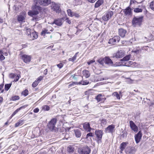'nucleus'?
Listing matches in <instances>:
<instances>
[{
    "label": "nucleus",
    "instance_id": "19",
    "mask_svg": "<svg viewBox=\"0 0 154 154\" xmlns=\"http://www.w3.org/2000/svg\"><path fill=\"white\" fill-rule=\"evenodd\" d=\"M82 73L83 75L86 78H88L90 75L89 72L88 71L85 69L83 71Z\"/></svg>",
    "mask_w": 154,
    "mask_h": 154
},
{
    "label": "nucleus",
    "instance_id": "20",
    "mask_svg": "<svg viewBox=\"0 0 154 154\" xmlns=\"http://www.w3.org/2000/svg\"><path fill=\"white\" fill-rule=\"evenodd\" d=\"M25 17L24 14H20L18 16L17 20L19 22L23 21L25 20Z\"/></svg>",
    "mask_w": 154,
    "mask_h": 154
},
{
    "label": "nucleus",
    "instance_id": "35",
    "mask_svg": "<svg viewBox=\"0 0 154 154\" xmlns=\"http://www.w3.org/2000/svg\"><path fill=\"white\" fill-rule=\"evenodd\" d=\"M12 85L11 83H10L8 84H6L5 86V89L6 91H8L9 90L10 88L11 87Z\"/></svg>",
    "mask_w": 154,
    "mask_h": 154
},
{
    "label": "nucleus",
    "instance_id": "37",
    "mask_svg": "<svg viewBox=\"0 0 154 154\" xmlns=\"http://www.w3.org/2000/svg\"><path fill=\"white\" fill-rule=\"evenodd\" d=\"M125 64L124 66H129L131 65H132L133 63V62L131 61H128L126 62L125 63V61L124 63Z\"/></svg>",
    "mask_w": 154,
    "mask_h": 154
},
{
    "label": "nucleus",
    "instance_id": "62",
    "mask_svg": "<svg viewBox=\"0 0 154 154\" xmlns=\"http://www.w3.org/2000/svg\"><path fill=\"white\" fill-rule=\"evenodd\" d=\"M131 151L129 152L130 153H133L134 152L133 150H134V148L132 147L130 148Z\"/></svg>",
    "mask_w": 154,
    "mask_h": 154
},
{
    "label": "nucleus",
    "instance_id": "56",
    "mask_svg": "<svg viewBox=\"0 0 154 154\" xmlns=\"http://www.w3.org/2000/svg\"><path fill=\"white\" fill-rule=\"evenodd\" d=\"M95 62V60H90V61H89V62H87V63L88 64V65H89L93 63H94Z\"/></svg>",
    "mask_w": 154,
    "mask_h": 154
},
{
    "label": "nucleus",
    "instance_id": "9",
    "mask_svg": "<svg viewBox=\"0 0 154 154\" xmlns=\"http://www.w3.org/2000/svg\"><path fill=\"white\" fill-rule=\"evenodd\" d=\"M125 54V52L122 51H118L116 53L114 54L113 56V57L116 58H120L123 57Z\"/></svg>",
    "mask_w": 154,
    "mask_h": 154
},
{
    "label": "nucleus",
    "instance_id": "45",
    "mask_svg": "<svg viewBox=\"0 0 154 154\" xmlns=\"http://www.w3.org/2000/svg\"><path fill=\"white\" fill-rule=\"evenodd\" d=\"M107 123V121L105 119H103L101 120L102 126L105 125Z\"/></svg>",
    "mask_w": 154,
    "mask_h": 154
},
{
    "label": "nucleus",
    "instance_id": "28",
    "mask_svg": "<svg viewBox=\"0 0 154 154\" xmlns=\"http://www.w3.org/2000/svg\"><path fill=\"white\" fill-rule=\"evenodd\" d=\"M89 82L88 81L85 80L84 81H81L80 82H78V83H76L77 85H80L82 84L83 85H88L89 84Z\"/></svg>",
    "mask_w": 154,
    "mask_h": 154
},
{
    "label": "nucleus",
    "instance_id": "8",
    "mask_svg": "<svg viewBox=\"0 0 154 154\" xmlns=\"http://www.w3.org/2000/svg\"><path fill=\"white\" fill-rule=\"evenodd\" d=\"M115 125H111L108 126L105 129V131L106 133H112L115 131Z\"/></svg>",
    "mask_w": 154,
    "mask_h": 154
},
{
    "label": "nucleus",
    "instance_id": "15",
    "mask_svg": "<svg viewBox=\"0 0 154 154\" xmlns=\"http://www.w3.org/2000/svg\"><path fill=\"white\" fill-rule=\"evenodd\" d=\"M53 9L57 13H59L61 11L60 8V5L59 4H54V5L53 7Z\"/></svg>",
    "mask_w": 154,
    "mask_h": 154
},
{
    "label": "nucleus",
    "instance_id": "32",
    "mask_svg": "<svg viewBox=\"0 0 154 154\" xmlns=\"http://www.w3.org/2000/svg\"><path fill=\"white\" fill-rule=\"evenodd\" d=\"M102 95L101 94H99L95 98L97 100V101L99 102L102 100L103 98L101 97Z\"/></svg>",
    "mask_w": 154,
    "mask_h": 154
},
{
    "label": "nucleus",
    "instance_id": "64",
    "mask_svg": "<svg viewBox=\"0 0 154 154\" xmlns=\"http://www.w3.org/2000/svg\"><path fill=\"white\" fill-rule=\"evenodd\" d=\"M3 101L2 97H0V104L2 103Z\"/></svg>",
    "mask_w": 154,
    "mask_h": 154
},
{
    "label": "nucleus",
    "instance_id": "44",
    "mask_svg": "<svg viewBox=\"0 0 154 154\" xmlns=\"http://www.w3.org/2000/svg\"><path fill=\"white\" fill-rule=\"evenodd\" d=\"M31 31V30L30 29H27L26 30V34L28 35H30L32 33Z\"/></svg>",
    "mask_w": 154,
    "mask_h": 154
},
{
    "label": "nucleus",
    "instance_id": "52",
    "mask_svg": "<svg viewBox=\"0 0 154 154\" xmlns=\"http://www.w3.org/2000/svg\"><path fill=\"white\" fill-rule=\"evenodd\" d=\"M14 78H15V79H14V81H15V82H16L19 79V76L17 74H16Z\"/></svg>",
    "mask_w": 154,
    "mask_h": 154
},
{
    "label": "nucleus",
    "instance_id": "29",
    "mask_svg": "<svg viewBox=\"0 0 154 154\" xmlns=\"http://www.w3.org/2000/svg\"><path fill=\"white\" fill-rule=\"evenodd\" d=\"M23 121L22 120H20L18 122H17L15 124V127H17L23 125Z\"/></svg>",
    "mask_w": 154,
    "mask_h": 154
},
{
    "label": "nucleus",
    "instance_id": "54",
    "mask_svg": "<svg viewBox=\"0 0 154 154\" xmlns=\"http://www.w3.org/2000/svg\"><path fill=\"white\" fill-rule=\"evenodd\" d=\"M3 86H4L3 84H2L0 85V91H1V93H3L4 91V89L2 90V89L3 88Z\"/></svg>",
    "mask_w": 154,
    "mask_h": 154
},
{
    "label": "nucleus",
    "instance_id": "23",
    "mask_svg": "<svg viewBox=\"0 0 154 154\" xmlns=\"http://www.w3.org/2000/svg\"><path fill=\"white\" fill-rule=\"evenodd\" d=\"M53 23H54L57 26H60L62 25V23L61 19H59L55 20Z\"/></svg>",
    "mask_w": 154,
    "mask_h": 154
},
{
    "label": "nucleus",
    "instance_id": "33",
    "mask_svg": "<svg viewBox=\"0 0 154 154\" xmlns=\"http://www.w3.org/2000/svg\"><path fill=\"white\" fill-rule=\"evenodd\" d=\"M143 10L142 9L138 8H134V12L135 13L141 12Z\"/></svg>",
    "mask_w": 154,
    "mask_h": 154
},
{
    "label": "nucleus",
    "instance_id": "17",
    "mask_svg": "<svg viewBox=\"0 0 154 154\" xmlns=\"http://www.w3.org/2000/svg\"><path fill=\"white\" fill-rule=\"evenodd\" d=\"M30 36L32 40H34L35 39H36L38 38V35L37 33L36 32H32L30 35Z\"/></svg>",
    "mask_w": 154,
    "mask_h": 154
},
{
    "label": "nucleus",
    "instance_id": "40",
    "mask_svg": "<svg viewBox=\"0 0 154 154\" xmlns=\"http://www.w3.org/2000/svg\"><path fill=\"white\" fill-rule=\"evenodd\" d=\"M50 107L47 105L44 106L42 107V109L45 111H48L50 109Z\"/></svg>",
    "mask_w": 154,
    "mask_h": 154
},
{
    "label": "nucleus",
    "instance_id": "4",
    "mask_svg": "<svg viewBox=\"0 0 154 154\" xmlns=\"http://www.w3.org/2000/svg\"><path fill=\"white\" fill-rule=\"evenodd\" d=\"M79 154H89L91 152V149L88 146H85L78 149Z\"/></svg>",
    "mask_w": 154,
    "mask_h": 154
},
{
    "label": "nucleus",
    "instance_id": "16",
    "mask_svg": "<svg viewBox=\"0 0 154 154\" xmlns=\"http://www.w3.org/2000/svg\"><path fill=\"white\" fill-rule=\"evenodd\" d=\"M105 58V63L106 64L109 65H112L113 64V62L112 60L109 57H106Z\"/></svg>",
    "mask_w": 154,
    "mask_h": 154
},
{
    "label": "nucleus",
    "instance_id": "27",
    "mask_svg": "<svg viewBox=\"0 0 154 154\" xmlns=\"http://www.w3.org/2000/svg\"><path fill=\"white\" fill-rule=\"evenodd\" d=\"M67 12L68 16L72 17L75 16V13L71 11V10L69 9L67 10Z\"/></svg>",
    "mask_w": 154,
    "mask_h": 154
},
{
    "label": "nucleus",
    "instance_id": "26",
    "mask_svg": "<svg viewBox=\"0 0 154 154\" xmlns=\"http://www.w3.org/2000/svg\"><path fill=\"white\" fill-rule=\"evenodd\" d=\"M126 146V143L125 142H123L120 145V149L121 151H122L125 148Z\"/></svg>",
    "mask_w": 154,
    "mask_h": 154
},
{
    "label": "nucleus",
    "instance_id": "30",
    "mask_svg": "<svg viewBox=\"0 0 154 154\" xmlns=\"http://www.w3.org/2000/svg\"><path fill=\"white\" fill-rule=\"evenodd\" d=\"M131 56V55L130 54L127 55L125 57L122 59H121V60L126 61H128L130 59Z\"/></svg>",
    "mask_w": 154,
    "mask_h": 154
},
{
    "label": "nucleus",
    "instance_id": "47",
    "mask_svg": "<svg viewBox=\"0 0 154 154\" xmlns=\"http://www.w3.org/2000/svg\"><path fill=\"white\" fill-rule=\"evenodd\" d=\"M43 76H40L37 79L36 81L39 83L43 79Z\"/></svg>",
    "mask_w": 154,
    "mask_h": 154
},
{
    "label": "nucleus",
    "instance_id": "12",
    "mask_svg": "<svg viewBox=\"0 0 154 154\" xmlns=\"http://www.w3.org/2000/svg\"><path fill=\"white\" fill-rule=\"evenodd\" d=\"M142 136V134L141 131H139L138 133L135 136V139L137 143H138L140 141Z\"/></svg>",
    "mask_w": 154,
    "mask_h": 154
},
{
    "label": "nucleus",
    "instance_id": "2",
    "mask_svg": "<svg viewBox=\"0 0 154 154\" xmlns=\"http://www.w3.org/2000/svg\"><path fill=\"white\" fill-rule=\"evenodd\" d=\"M34 4H36L37 6L42 5L46 6L51 3V0H33Z\"/></svg>",
    "mask_w": 154,
    "mask_h": 154
},
{
    "label": "nucleus",
    "instance_id": "50",
    "mask_svg": "<svg viewBox=\"0 0 154 154\" xmlns=\"http://www.w3.org/2000/svg\"><path fill=\"white\" fill-rule=\"evenodd\" d=\"M93 136V134L92 133L90 132V133H89L88 134H87L86 138L87 139L89 137H92Z\"/></svg>",
    "mask_w": 154,
    "mask_h": 154
},
{
    "label": "nucleus",
    "instance_id": "1",
    "mask_svg": "<svg viewBox=\"0 0 154 154\" xmlns=\"http://www.w3.org/2000/svg\"><path fill=\"white\" fill-rule=\"evenodd\" d=\"M32 10L29 11L28 13V14L31 16L33 17L34 15L38 14V11L40 10V7L37 6L36 4H34L32 7Z\"/></svg>",
    "mask_w": 154,
    "mask_h": 154
},
{
    "label": "nucleus",
    "instance_id": "41",
    "mask_svg": "<svg viewBox=\"0 0 154 154\" xmlns=\"http://www.w3.org/2000/svg\"><path fill=\"white\" fill-rule=\"evenodd\" d=\"M108 43L112 45H114L116 43L113 38H111L109 40Z\"/></svg>",
    "mask_w": 154,
    "mask_h": 154
},
{
    "label": "nucleus",
    "instance_id": "18",
    "mask_svg": "<svg viewBox=\"0 0 154 154\" xmlns=\"http://www.w3.org/2000/svg\"><path fill=\"white\" fill-rule=\"evenodd\" d=\"M28 105H24L17 109L12 114L11 117V118L13 116H14V115H15L22 108H24L26 107Z\"/></svg>",
    "mask_w": 154,
    "mask_h": 154
},
{
    "label": "nucleus",
    "instance_id": "24",
    "mask_svg": "<svg viewBox=\"0 0 154 154\" xmlns=\"http://www.w3.org/2000/svg\"><path fill=\"white\" fill-rule=\"evenodd\" d=\"M50 33V32L48 31V30L45 28L43 29H42V32H41L42 35L43 36H44L46 34Z\"/></svg>",
    "mask_w": 154,
    "mask_h": 154
},
{
    "label": "nucleus",
    "instance_id": "49",
    "mask_svg": "<svg viewBox=\"0 0 154 154\" xmlns=\"http://www.w3.org/2000/svg\"><path fill=\"white\" fill-rule=\"evenodd\" d=\"M76 83H78V82H72V83L70 84L69 85V88L72 87H73L75 84L77 85V84H76Z\"/></svg>",
    "mask_w": 154,
    "mask_h": 154
},
{
    "label": "nucleus",
    "instance_id": "63",
    "mask_svg": "<svg viewBox=\"0 0 154 154\" xmlns=\"http://www.w3.org/2000/svg\"><path fill=\"white\" fill-rule=\"evenodd\" d=\"M132 52H134L137 54H138L139 53V51L138 50L132 51Z\"/></svg>",
    "mask_w": 154,
    "mask_h": 154
},
{
    "label": "nucleus",
    "instance_id": "36",
    "mask_svg": "<svg viewBox=\"0 0 154 154\" xmlns=\"http://www.w3.org/2000/svg\"><path fill=\"white\" fill-rule=\"evenodd\" d=\"M112 95L114 97H115L117 99H120V97L118 92H115L112 94Z\"/></svg>",
    "mask_w": 154,
    "mask_h": 154
},
{
    "label": "nucleus",
    "instance_id": "38",
    "mask_svg": "<svg viewBox=\"0 0 154 154\" xmlns=\"http://www.w3.org/2000/svg\"><path fill=\"white\" fill-rule=\"evenodd\" d=\"M113 38L116 43L119 42L120 40V38L119 36H116Z\"/></svg>",
    "mask_w": 154,
    "mask_h": 154
},
{
    "label": "nucleus",
    "instance_id": "3",
    "mask_svg": "<svg viewBox=\"0 0 154 154\" xmlns=\"http://www.w3.org/2000/svg\"><path fill=\"white\" fill-rule=\"evenodd\" d=\"M143 18V17H134L132 22L133 25L134 27L140 26L142 23Z\"/></svg>",
    "mask_w": 154,
    "mask_h": 154
},
{
    "label": "nucleus",
    "instance_id": "14",
    "mask_svg": "<svg viewBox=\"0 0 154 154\" xmlns=\"http://www.w3.org/2000/svg\"><path fill=\"white\" fill-rule=\"evenodd\" d=\"M83 128L85 130L87 131L88 132H90L92 129L90 127V124L89 123L86 122L83 124Z\"/></svg>",
    "mask_w": 154,
    "mask_h": 154
},
{
    "label": "nucleus",
    "instance_id": "39",
    "mask_svg": "<svg viewBox=\"0 0 154 154\" xmlns=\"http://www.w3.org/2000/svg\"><path fill=\"white\" fill-rule=\"evenodd\" d=\"M21 94L22 95L26 96L28 94V91L26 89L22 92Z\"/></svg>",
    "mask_w": 154,
    "mask_h": 154
},
{
    "label": "nucleus",
    "instance_id": "60",
    "mask_svg": "<svg viewBox=\"0 0 154 154\" xmlns=\"http://www.w3.org/2000/svg\"><path fill=\"white\" fill-rule=\"evenodd\" d=\"M137 2L135 0H131L130 2V4L131 5L132 4H134Z\"/></svg>",
    "mask_w": 154,
    "mask_h": 154
},
{
    "label": "nucleus",
    "instance_id": "21",
    "mask_svg": "<svg viewBox=\"0 0 154 154\" xmlns=\"http://www.w3.org/2000/svg\"><path fill=\"white\" fill-rule=\"evenodd\" d=\"M74 132L76 137L79 138L80 137L81 135V133L79 129H76L74 130Z\"/></svg>",
    "mask_w": 154,
    "mask_h": 154
},
{
    "label": "nucleus",
    "instance_id": "7",
    "mask_svg": "<svg viewBox=\"0 0 154 154\" xmlns=\"http://www.w3.org/2000/svg\"><path fill=\"white\" fill-rule=\"evenodd\" d=\"M95 134L98 139L97 142L99 143L101 142V139L103 134V131L99 130H96L95 131Z\"/></svg>",
    "mask_w": 154,
    "mask_h": 154
},
{
    "label": "nucleus",
    "instance_id": "58",
    "mask_svg": "<svg viewBox=\"0 0 154 154\" xmlns=\"http://www.w3.org/2000/svg\"><path fill=\"white\" fill-rule=\"evenodd\" d=\"M68 148L69 149H68V150L69 152H71L73 151V149H72V147L71 146L69 147Z\"/></svg>",
    "mask_w": 154,
    "mask_h": 154
},
{
    "label": "nucleus",
    "instance_id": "6",
    "mask_svg": "<svg viewBox=\"0 0 154 154\" xmlns=\"http://www.w3.org/2000/svg\"><path fill=\"white\" fill-rule=\"evenodd\" d=\"M56 122L57 119H53L48 125V128L51 131L53 130Z\"/></svg>",
    "mask_w": 154,
    "mask_h": 154
},
{
    "label": "nucleus",
    "instance_id": "61",
    "mask_svg": "<svg viewBox=\"0 0 154 154\" xmlns=\"http://www.w3.org/2000/svg\"><path fill=\"white\" fill-rule=\"evenodd\" d=\"M48 73V69H46L44 71L43 73L45 75H46Z\"/></svg>",
    "mask_w": 154,
    "mask_h": 154
},
{
    "label": "nucleus",
    "instance_id": "43",
    "mask_svg": "<svg viewBox=\"0 0 154 154\" xmlns=\"http://www.w3.org/2000/svg\"><path fill=\"white\" fill-rule=\"evenodd\" d=\"M150 8L154 11V1H153L150 3Z\"/></svg>",
    "mask_w": 154,
    "mask_h": 154
},
{
    "label": "nucleus",
    "instance_id": "25",
    "mask_svg": "<svg viewBox=\"0 0 154 154\" xmlns=\"http://www.w3.org/2000/svg\"><path fill=\"white\" fill-rule=\"evenodd\" d=\"M103 0H98L95 3V8H98L103 3Z\"/></svg>",
    "mask_w": 154,
    "mask_h": 154
},
{
    "label": "nucleus",
    "instance_id": "10",
    "mask_svg": "<svg viewBox=\"0 0 154 154\" xmlns=\"http://www.w3.org/2000/svg\"><path fill=\"white\" fill-rule=\"evenodd\" d=\"M129 123L131 128L134 132H137L138 131V127L132 121H130Z\"/></svg>",
    "mask_w": 154,
    "mask_h": 154
},
{
    "label": "nucleus",
    "instance_id": "42",
    "mask_svg": "<svg viewBox=\"0 0 154 154\" xmlns=\"http://www.w3.org/2000/svg\"><path fill=\"white\" fill-rule=\"evenodd\" d=\"M3 52L2 51H0V60H2L5 59V57L3 56Z\"/></svg>",
    "mask_w": 154,
    "mask_h": 154
},
{
    "label": "nucleus",
    "instance_id": "46",
    "mask_svg": "<svg viewBox=\"0 0 154 154\" xmlns=\"http://www.w3.org/2000/svg\"><path fill=\"white\" fill-rule=\"evenodd\" d=\"M51 72H56V70L57 69V68L55 66H52L51 67Z\"/></svg>",
    "mask_w": 154,
    "mask_h": 154
},
{
    "label": "nucleus",
    "instance_id": "53",
    "mask_svg": "<svg viewBox=\"0 0 154 154\" xmlns=\"http://www.w3.org/2000/svg\"><path fill=\"white\" fill-rule=\"evenodd\" d=\"M75 56H73L71 58H69V61H73L76 60Z\"/></svg>",
    "mask_w": 154,
    "mask_h": 154
},
{
    "label": "nucleus",
    "instance_id": "48",
    "mask_svg": "<svg viewBox=\"0 0 154 154\" xmlns=\"http://www.w3.org/2000/svg\"><path fill=\"white\" fill-rule=\"evenodd\" d=\"M38 83L35 80L32 84V86L33 87H35L38 84Z\"/></svg>",
    "mask_w": 154,
    "mask_h": 154
},
{
    "label": "nucleus",
    "instance_id": "22",
    "mask_svg": "<svg viewBox=\"0 0 154 154\" xmlns=\"http://www.w3.org/2000/svg\"><path fill=\"white\" fill-rule=\"evenodd\" d=\"M124 11L125 14L126 15H130L131 14V9L130 7H128L126 8Z\"/></svg>",
    "mask_w": 154,
    "mask_h": 154
},
{
    "label": "nucleus",
    "instance_id": "31",
    "mask_svg": "<svg viewBox=\"0 0 154 154\" xmlns=\"http://www.w3.org/2000/svg\"><path fill=\"white\" fill-rule=\"evenodd\" d=\"M97 61L100 64L103 65L105 63V58H101L97 60Z\"/></svg>",
    "mask_w": 154,
    "mask_h": 154
},
{
    "label": "nucleus",
    "instance_id": "34",
    "mask_svg": "<svg viewBox=\"0 0 154 154\" xmlns=\"http://www.w3.org/2000/svg\"><path fill=\"white\" fill-rule=\"evenodd\" d=\"M19 99L20 97L18 96H14L11 97V100L15 101L16 100H18Z\"/></svg>",
    "mask_w": 154,
    "mask_h": 154
},
{
    "label": "nucleus",
    "instance_id": "13",
    "mask_svg": "<svg viewBox=\"0 0 154 154\" xmlns=\"http://www.w3.org/2000/svg\"><path fill=\"white\" fill-rule=\"evenodd\" d=\"M127 33L126 30L122 28L119 29V35L122 38L124 37L125 35Z\"/></svg>",
    "mask_w": 154,
    "mask_h": 154
},
{
    "label": "nucleus",
    "instance_id": "51",
    "mask_svg": "<svg viewBox=\"0 0 154 154\" xmlns=\"http://www.w3.org/2000/svg\"><path fill=\"white\" fill-rule=\"evenodd\" d=\"M16 74H14V73H10L9 75V77L11 78H14L15 77Z\"/></svg>",
    "mask_w": 154,
    "mask_h": 154
},
{
    "label": "nucleus",
    "instance_id": "59",
    "mask_svg": "<svg viewBox=\"0 0 154 154\" xmlns=\"http://www.w3.org/2000/svg\"><path fill=\"white\" fill-rule=\"evenodd\" d=\"M66 23H67L69 24H70L71 23V21L69 20L68 18H66Z\"/></svg>",
    "mask_w": 154,
    "mask_h": 154
},
{
    "label": "nucleus",
    "instance_id": "11",
    "mask_svg": "<svg viewBox=\"0 0 154 154\" xmlns=\"http://www.w3.org/2000/svg\"><path fill=\"white\" fill-rule=\"evenodd\" d=\"M21 59L25 63H28L31 60L30 57L25 54L21 56Z\"/></svg>",
    "mask_w": 154,
    "mask_h": 154
},
{
    "label": "nucleus",
    "instance_id": "57",
    "mask_svg": "<svg viewBox=\"0 0 154 154\" xmlns=\"http://www.w3.org/2000/svg\"><path fill=\"white\" fill-rule=\"evenodd\" d=\"M39 111V109L38 108H36L35 109L33 110V112L35 113H37Z\"/></svg>",
    "mask_w": 154,
    "mask_h": 154
},
{
    "label": "nucleus",
    "instance_id": "55",
    "mask_svg": "<svg viewBox=\"0 0 154 154\" xmlns=\"http://www.w3.org/2000/svg\"><path fill=\"white\" fill-rule=\"evenodd\" d=\"M57 66L59 69H61L63 67V64L62 63H60L57 65Z\"/></svg>",
    "mask_w": 154,
    "mask_h": 154
},
{
    "label": "nucleus",
    "instance_id": "5",
    "mask_svg": "<svg viewBox=\"0 0 154 154\" xmlns=\"http://www.w3.org/2000/svg\"><path fill=\"white\" fill-rule=\"evenodd\" d=\"M113 12L112 11H107L103 17V19L105 21H107L111 18L113 15Z\"/></svg>",
    "mask_w": 154,
    "mask_h": 154
}]
</instances>
